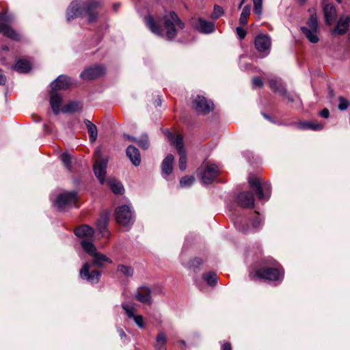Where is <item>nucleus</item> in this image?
<instances>
[{
	"label": "nucleus",
	"instance_id": "44",
	"mask_svg": "<svg viewBox=\"0 0 350 350\" xmlns=\"http://www.w3.org/2000/svg\"><path fill=\"white\" fill-rule=\"evenodd\" d=\"M137 143L143 149L146 150L149 147L148 136L146 135H143L141 139H137Z\"/></svg>",
	"mask_w": 350,
	"mask_h": 350
},
{
	"label": "nucleus",
	"instance_id": "27",
	"mask_svg": "<svg viewBox=\"0 0 350 350\" xmlns=\"http://www.w3.org/2000/svg\"><path fill=\"white\" fill-rule=\"evenodd\" d=\"M174 156L171 154H168L162 161L161 171L163 176L170 175L173 170Z\"/></svg>",
	"mask_w": 350,
	"mask_h": 350
},
{
	"label": "nucleus",
	"instance_id": "15",
	"mask_svg": "<svg viewBox=\"0 0 350 350\" xmlns=\"http://www.w3.org/2000/svg\"><path fill=\"white\" fill-rule=\"evenodd\" d=\"M194 28L201 33L209 34L215 31L214 23L206 21L201 17L197 19L196 23H193Z\"/></svg>",
	"mask_w": 350,
	"mask_h": 350
},
{
	"label": "nucleus",
	"instance_id": "5",
	"mask_svg": "<svg viewBox=\"0 0 350 350\" xmlns=\"http://www.w3.org/2000/svg\"><path fill=\"white\" fill-rule=\"evenodd\" d=\"M250 187L255 191L258 198L262 201H267L271 196V186L268 183L262 184L260 180L255 176L248 178Z\"/></svg>",
	"mask_w": 350,
	"mask_h": 350
},
{
	"label": "nucleus",
	"instance_id": "57",
	"mask_svg": "<svg viewBox=\"0 0 350 350\" xmlns=\"http://www.w3.org/2000/svg\"><path fill=\"white\" fill-rule=\"evenodd\" d=\"M154 104H155V106H157V107L161 106V100L160 98H158L157 100H155Z\"/></svg>",
	"mask_w": 350,
	"mask_h": 350
},
{
	"label": "nucleus",
	"instance_id": "51",
	"mask_svg": "<svg viewBox=\"0 0 350 350\" xmlns=\"http://www.w3.org/2000/svg\"><path fill=\"white\" fill-rule=\"evenodd\" d=\"M297 126L303 130H309L310 129V122H299Z\"/></svg>",
	"mask_w": 350,
	"mask_h": 350
},
{
	"label": "nucleus",
	"instance_id": "35",
	"mask_svg": "<svg viewBox=\"0 0 350 350\" xmlns=\"http://www.w3.org/2000/svg\"><path fill=\"white\" fill-rule=\"evenodd\" d=\"M301 30L310 42L317 43L319 42L318 31L311 30L306 27H301Z\"/></svg>",
	"mask_w": 350,
	"mask_h": 350
},
{
	"label": "nucleus",
	"instance_id": "3",
	"mask_svg": "<svg viewBox=\"0 0 350 350\" xmlns=\"http://www.w3.org/2000/svg\"><path fill=\"white\" fill-rule=\"evenodd\" d=\"M81 245L83 250L93 258L94 265L102 267L105 262H112L111 260L105 254L97 252L96 247L92 241L83 239L81 241Z\"/></svg>",
	"mask_w": 350,
	"mask_h": 350
},
{
	"label": "nucleus",
	"instance_id": "4",
	"mask_svg": "<svg viewBox=\"0 0 350 350\" xmlns=\"http://www.w3.org/2000/svg\"><path fill=\"white\" fill-rule=\"evenodd\" d=\"M250 278L253 280L256 278H258L270 281H280L284 278V270L282 269L262 267L256 270L254 273H251Z\"/></svg>",
	"mask_w": 350,
	"mask_h": 350
},
{
	"label": "nucleus",
	"instance_id": "8",
	"mask_svg": "<svg viewBox=\"0 0 350 350\" xmlns=\"http://www.w3.org/2000/svg\"><path fill=\"white\" fill-rule=\"evenodd\" d=\"M77 196L75 191H66L57 196L55 206L60 211H65L72 207H77Z\"/></svg>",
	"mask_w": 350,
	"mask_h": 350
},
{
	"label": "nucleus",
	"instance_id": "9",
	"mask_svg": "<svg viewBox=\"0 0 350 350\" xmlns=\"http://www.w3.org/2000/svg\"><path fill=\"white\" fill-rule=\"evenodd\" d=\"M12 21V18L5 13H0V33L5 36L14 40H19L20 35L8 23Z\"/></svg>",
	"mask_w": 350,
	"mask_h": 350
},
{
	"label": "nucleus",
	"instance_id": "50",
	"mask_svg": "<svg viewBox=\"0 0 350 350\" xmlns=\"http://www.w3.org/2000/svg\"><path fill=\"white\" fill-rule=\"evenodd\" d=\"M253 86L256 88H261L263 85V83L259 77H255L252 81Z\"/></svg>",
	"mask_w": 350,
	"mask_h": 350
},
{
	"label": "nucleus",
	"instance_id": "22",
	"mask_svg": "<svg viewBox=\"0 0 350 350\" xmlns=\"http://www.w3.org/2000/svg\"><path fill=\"white\" fill-rule=\"evenodd\" d=\"M70 79L65 75L59 76L55 81L51 83L53 90H66L71 85Z\"/></svg>",
	"mask_w": 350,
	"mask_h": 350
},
{
	"label": "nucleus",
	"instance_id": "11",
	"mask_svg": "<svg viewBox=\"0 0 350 350\" xmlns=\"http://www.w3.org/2000/svg\"><path fill=\"white\" fill-rule=\"evenodd\" d=\"M193 106L197 112L204 114H206L213 109V103L202 96H198L194 99Z\"/></svg>",
	"mask_w": 350,
	"mask_h": 350
},
{
	"label": "nucleus",
	"instance_id": "18",
	"mask_svg": "<svg viewBox=\"0 0 350 350\" xmlns=\"http://www.w3.org/2000/svg\"><path fill=\"white\" fill-rule=\"evenodd\" d=\"M107 163V159L98 158L94 165V174L101 184H103L105 180Z\"/></svg>",
	"mask_w": 350,
	"mask_h": 350
},
{
	"label": "nucleus",
	"instance_id": "55",
	"mask_svg": "<svg viewBox=\"0 0 350 350\" xmlns=\"http://www.w3.org/2000/svg\"><path fill=\"white\" fill-rule=\"evenodd\" d=\"M221 350H232L231 345L230 342H225L221 347Z\"/></svg>",
	"mask_w": 350,
	"mask_h": 350
},
{
	"label": "nucleus",
	"instance_id": "53",
	"mask_svg": "<svg viewBox=\"0 0 350 350\" xmlns=\"http://www.w3.org/2000/svg\"><path fill=\"white\" fill-rule=\"evenodd\" d=\"M320 116L324 118H327L329 116V111L327 109H323L320 111Z\"/></svg>",
	"mask_w": 350,
	"mask_h": 350
},
{
	"label": "nucleus",
	"instance_id": "6",
	"mask_svg": "<svg viewBox=\"0 0 350 350\" xmlns=\"http://www.w3.org/2000/svg\"><path fill=\"white\" fill-rule=\"evenodd\" d=\"M116 222L126 228H129L135 221L133 212L130 206L122 205L118 206L115 211Z\"/></svg>",
	"mask_w": 350,
	"mask_h": 350
},
{
	"label": "nucleus",
	"instance_id": "1",
	"mask_svg": "<svg viewBox=\"0 0 350 350\" xmlns=\"http://www.w3.org/2000/svg\"><path fill=\"white\" fill-rule=\"evenodd\" d=\"M100 5V3L96 0H90L83 6L80 5L77 1H73L67 9V21H70L75 18L83 17L85 14L88 16V22L94 23L97 18L98 12L96 10Z\"/></svg>",
	"mask_w": 350,
	"mask_h": 350
},
{
	"label": "nucleus",
	"instance_id": "14",
	"mask_svg": "<svg viewBox=\"0 0 350 350\" xmlns=\"http://www.w3.org/2000/svg\"><path fill=\"white\" fill-rule=\"evenodd\" d=\"M219 174V167L215 164H208L204 169L202 181L204 184L211 183Z\"/></svg>",
	"mask_w": 350,
	"mask_h": 350
},
{
	"label": "nucleus",
	"instance_id": "48",
	"mask_svg": "<svg viewBox=\"0 0 350 350\" xmlns=\"http://www.w3.org/2000/svg\"><path fill=\"white\" fill-rule=\"evenodd\" d=\"M236 32L240 40L245 38L246 36V31L242 27H238L236 28Z\"/></svg>",
	"mask_w": 350,
	"mask_h": 350
},
{
	"label": "nucleus",
	"instance_id": "12",
	"mask_svg": "<svg viewBox=\"0 0 350 350\" xmlns=\"http://www.w3.org/2000/svg\"><path fill=\"white\" fill-rule=\"evenodd\" d=\"M80 277L92 284H96L99 281L100 272L97 270L90 271V265L85 262L80 270Z\"/></svg>",
	"mask_w": 350,
	"mask_h": 350
},
{
	"label": "nucleus",
	"instance_id": "54",
	"mask_svg": "<svg viewBox=\"0 0 350 350\" xmlns=\"http://www.w3.org/2000/svg\"><path fill=\"white\" fill-rule=\"evenodd\" d=\"M6 83V77L3 74L2 70L0 69V85H4Z\"/></svg>",
	"mask_w": 350,
	"mask_h": 350
},
{
	"label": "nucleus",
	"instance_id": "52",
	"mask_svg": "<svg viewBox=\"0 0 350 350\" xmlns=\"http://www.w3.org/2000/svg\"><path fill=\"white\" fill-rule=\"evenodd\" d=\"M282 95L284 96L285 98L288 99V102H291V103L295 102L296 98H297V96L291 94H288L286 92V94H282Z\"/></svg>",
	"mask_w": 350,
	"mask_h": 350
},
{
	"label": "nucleus",
	"instance_id": "23",
	"mask_svg": "<svg viewBox=\"0 0 350 350\" xmlns=\"http://www.w3.org/2000/svg\"><path fill=\"white\" fill-rule=\"evenodd\" d=\"M325 22L331 25L336 18V10L335 7L331 3H325L323 7Z\"/></svg>",
	"mask_w": 350,
	"mask_h": 350
},
{
	"label": "nucleus",
	"instance_id": "25",
	"mask_svg": "<svg viewBox=\"0 0 350 350\" xmlns=\"http://www.w3.org/2000/svg\"><path fill=\"white\" fill-rule=\"evenodd\" d=\"M234 225L239 231L243 233H248L250 232L256 230L261 226V219L258 215V213H256V215L252 224V228H250L249 226L244 227L241 223L239 222H236Z\"/></svg>",
	"mask_w": 350,
	"mask_h": 350
},
{
	"label": "nucleus",
	"instance_id": "33",
	"mask_svg": "<svg viewBox=\"0 0 350 350\" xmlns=\"http://www.w3.org/2000/svg\"><path fill=\"white\" fill-rule=\"evenodd\" d=\"M13 69L16 70L18 72L25 73L30 70L31 64L26 59H19L16 62Z\"/></svg>",
	"mask_w": 350,
	"mask_h": 350
},
{
	"label": "nucleus",
	"instance_id": "26",
	"mask_svg": "<svg viewBox=\"0 0 350 350\" xmlns=\"http://www.w3.org/2000/svg\"><path fill=\"white\" fill-rule=\"evenodd\" d=\"M75 234L78 237L89 239L93 237L94 230L88 225H83L75 228Z\"/></svg>",
	"mask_w": 350,
	"mask_h": 350
},
{
	"label": "nucleus",
	"instance_id": "30",
	"mask_svg": "<svg viewBox=\"0 0 350 350\" xmlns=\"http://www.w3.org/2000/svg\"><path fill=\"white\" fill-rule=\"evenodd\" d=\"M84 123L87 127L88 132L90 137V141L92 143H94L97 138L98 136V130L96 126L93 124L91 121L88 119L84 120Z\"/></svg>",
	"mask_w": 350,
	"mask_h": 350
},
{
	"label": "nucleus",
	"instance_id": "10",
	"mask_svg": "<svg viewBox=\"0 0 350 350\" xmlns=\"http://www.w3.org/2000/svg\"><path fill=\"white\" fill-rule=\"evenodd\" d=\"M256 49L262 54V57L268 55L270 53L271 41V38L265 34L258 35L254 40Z\"/></svg>",
	"mask_w": 350,
	"mask_h": 350
},
{
	"label": "nucleus",
	"instance_id": "62",
	"mask_svg": "<svg viewBox=\"0 0 350 350\" xmlns=\"http://www.w3.org/2000/svg\"><path fill=\"white\" fill-rule=\"evenodd\" d=\"M180 343H181L183 345H185V341H183V340H181V341H180Z\"/></svg>",
	"mask_w": 350,
	"mask_h": 350
},
{
	"label": "nucleus",
	"instance_id": "28",
	"mask_svg": "<svg viewBox=\"0 0 350 350\" xmlns=\"http://www.w3.org/2000/svg\"><path fill=\"white\" fill-rule=\"evenodd\" d=\"M62 98L59 94L53 91L51 93L50 104L53 113L57 115L60 111Z\"/></svg>",
	"mask_w": 350,
	"mask_h": 350
},
{
	"label": "nucleus",
	"instance_id": "43",
	"mask_svg": "<svg viewBox=\"0 0 350 350\" xmlns=\"http://www.w3.org/2000/svg\"><path fill=\"white\" fill-rule=\"evenodd\" d=\"M338 109L340 111L346 110L349 106V102L342 96L339 97Z\"/></svg>",
	"mask_w": 350,
	"mask_h": 350
},
{
	"label": "nucleus",
	"instance_id": "47",
	"mask_svg": "<svg viewBox=\"0 0 350 350\" xmlns=\"http://www.w3.org/2000/svg\"><path fill=\"white\" fill-rule=\"evenodd\" d=\"M202 264V260L200 258H195L189 262V267L193 268L195 271Z\"/></svg>",
	"mask_w": 350,
	"mask_h": 350
},
{
	"label": "nucleus",
	"instance_id": "7",
	"mask_svg": "<svg viewBox=\"0 0 350 350\" xmlns=\"http://www.w3.org/2000/svg\"><path fill=\"white\" fill-rule=\"evenodd\" d=\"M170 142L175 146L180 156L178 166L180 170L184 171L187 167L186 152L183 147V137L180 135H174L170 131L166 133Z\"/></svg>",
	"mask_w": 350,
	"mask_h": 350
},
{
	"label": "nucleus",
	"instance_id": "42",
	"mask_svg": "<svg viewBox=\"0 0 350 350\" xmlns=\"http://www.w3.org/2000/svg\"><path fill=\"white\" fill-rule=\"evenodd\" d=\"M61 160L64 163V166L68 170H70V164H71V158L70 156L67 153H63L61 155Z\"/></svg>",
	"mask_w": 350,
	"mask_h": 350
},
{
	"label": "nucleus",
	"instance_id": "19",
	"mask_svg": "<svg viewBox=\"0 0 350 350\" xmlns=\"http://www.w3.org/2000/svg\"><path fill=\"white\" fill-rule=\"evenodd\" d=\"M238 204L245 208H251L254 206V198L250 191L241 192L237 196Z\"/></svg>",
	"mask_w": 350,
	"mask_h": 350
},
{
	"label": "nucleus",
	"instance_id": "58",
	"mask_svg": "<svg viewBox=\"0 0 350 350\" xmlns=\"http://www.w3.org/2000/svg\"><path fill=\"white\" fill-rule=\"evenodd\" d=\"M127 138L131 141L137 142V139L133 137H131L129 135H127Z\"/></svg>",
	"mask_w": 350,
	"mask_h": 350
},
{
	"label": "nucleus",
	"instance_id": "45",
	"mask_svg": "<svg viewBox=\"0 0 350 350\" xmlns=\"http://www.w3.org/2000/svg\"><path fill=\"white\" fill-rule=\"evenodd\" d=\"M224 14L223 8L219 5H215L213 12L212 14V18L217 19Z\"/></svg>",
	"mask_w": 350,
	"mask_h": 350
},
{
	"label": "nucleus",
	"instance_id": "39",
	"mask_svg": "<svg viewBox=\"0 0 350 350\" xmlns=\"http://www.w3.org/2000/svg\"><path fill=\"white\" fill-rule=\"evenodd\" d=\"M117 270L127 277L132 276L133 273V270L131 267L123 265H118Z\"/></svg>",
	"mask_w": 350,
	"mask_h": 350
},
{
	"label": "nucleus",
	"instance_id": "21",
	"mask_svg": "<svg viewBox=\"0 0 350 350\" xmlns=\"http://www.w3.org/2000/svg\"><path fill=\"white\" fill-rule=\"evenodd\" d=\"M126 156L135 166H139L141 163V154L139 150L134 146L130 145L126 150Z\"/></svg>",
	"mask_w": 350,
	"mask_h": 350
},
{
	"label": "nucleus",
	"instance_id": "60",
	"mask_svg": "<svg viewBox=\"0 0 350 350\" xmlns=\"http://www.w3.org/2000/svg\"><path fill=\"white\" fill-rule=\"evenodd\" d=\"M263 116H264V117H265L266 119H267V120H271V118H270L269 116H267L266 114H263Z\"/></svg>",
	"mask_w": 350,
	"mask_h": 350
},
{
	"label": "nucleus",
	"instance_id": "2",
	"mask_svg": "<svg viewBox=\"0 0 350 350\" xmlns=\"http://www.w3.org/2000/svg\"><path fill=\"white\" fill-rule=\"evenodd\" d=\"M163 25L165 29L166 38L171 40L174 39L177 35V26L179 29H183L185 28V25L183 21L178 17L176 13L174 11H170L166 13L163 18Z\"/></svg>",
	"mask_w": 350,
	"mask_h": 350
},
{
	"label": "nucleus",
	"instance_id": "46",
	"mask_svg": "<svg viewBox=\"0 0 350 350\" xmlns=\"http://www.w3.org/2000/svg\"><path fill=\"white\" fill-rule=\"evenodd\" d=\"M254 12L260 15L262 11V0H253Z\"/></svg>",
	"mask_w": 350,
	"mask_h": 350
},
{
	"label": "nucleus",
	"instance_id": "16",
	"mask_svg": "<svg viewBox=\"0 0 350 350\" xmlns=\"http://www.w3.org/2000/svg\"><path fill=\"white\" fill-rule=\"evenodd\" d=\"M122 308L125 311L128 317L133 319L135 324L141 329L144 328V320L142 315H135V312L136 310L133 306H129L128 304L122 303Z\"/></svg>",
	"mask_w": 350,
	"mask_h": 350
},
{
	"label": "nucleus",
	"instance_id": "41",
	"mask_svg": "<svg viewBox=\"0 0 350 350\" xmlns=\"http://www.w3.org/2000/svg\"><path fill=\"white\" fill-rule=\"evenodd\" d=\"M308 28H309L311 30L318 31L319 26H318V22L317 17L315 16H311L309 18L308 23Z\"/></svg>",
	"mask_w": 350,
	"mask_h": 350
},
{
	"label": "nucleus",
	"instance_id": "56",
	"mask_svg": "<svg viewBox=\"0 0 350 350\" xmlns=\"http://www.w3.org/2000/svg\"><path fill=\"white\" fill-rule=\"evenodd\" d=\"M118 333H119V335L120 336L123 338H125L126 337V334L124 333V332L123 331V329H119L118 330Z\"/></svg>",
	"mask_w": 350,
	"mask_h": 350
},
{
	"label": "nucleus",
	"instance_id": "31",
	"mask_svg": "<svg viewBox=\"0 0 350 350\" xmlns=\"http://www.w3.org/2000/svg\"><path fill=\"white\" fill-rule=\"evenodd\" d=\"M83 108L81 103L77 101H72L66 104L62 109L63 113H74L80 111Z\"/></svg>",
	"mask_w": 350,
	"mask_h": 350
},
{
	"label": "nucleus",
	"instance_id": "13",
	"mask_svg": "<svg viewBox=\"0 0 350 350\" xmlns=\"http://www.w3.org/2000/svg\"><path fill=\"white\" fill-rule=\"evenodd\" d=\"M105 72V68L102 66H94L84 70L80 75V77L85 80L95 79Z\"/></svg>",
	"mask_w": 350,
	"mask_h": 350
},
{
	"label": "nucleus",
	"instance_id": "59",
	"mask_svg": "<svg viewBox=\"0 0 350 350\" xmlns=\"http://www.w3.org/2000/svg\"><path fill=\"white\" fill-rule=\"evenodd\" d=\"M119 6H120L119 3L114 4V5H113L114 10H117V9L119 8Z\"/></svg>",
	"mask_w": 350,
	"mask_h": 350
},
{
	"label": "nucleus",
	"instance_id": "38",
	"mask_svg": "<svg viewBox=\"0 0 350 350\" xmlns=\"http://www.w3.org/2000/svg\"><path fill=\"white\" fill-rule=\"evenodd\" d=\"M250 6L245 5L242 10L239 18V23L242 25H245L247 23V17L250 14Z\"/></svg>",
	"mask_w": 350,
	"mask_h": 350
},
{
	"label": "nucleus",
	"instance_id": "32",
	"mask_svg": "<svg viewBox=\"0 0 350 350\" xmlns=\"http://www.w3.org/2000/svg\"><path fill=\"white\" fill-rule=\"evenodd\" d=\"M167 336L166 334L160 332L156 337V343L154 347L157 350H167L166 349Z\"/></svg>",
	"mask_w": 350,
	"mask_h": 350
},
{
	"label": "nucleus",
	"instance_id": "37",
	"mask_svg": "<svg viewBox=\"0 0 350 350\" xmlns=\"http://www.w3.org/2000/svg\"><path fill=\"white\" fill-rule=\"evenodd\" d=\"M203 279L208 283V285L213 286L217 281V276L214 272H208L203 275Z\"/></svg>",
	"mask_w": 350,
	"mask_h": 350
},
{
	"label": "nucleus",
	"instance_id": "63",
	"mask_svg": "<svg viewBox=\"0 0 350 350\" xmlns=\"http://www.w3.org/2000/svg\"><path fill=\"white\" fill-rule=\"evenodd\" d=\"M96 152L97 154H100V150H97Z\"/></svg>",
	"mask_w": 350,
	"mask_h": 350
},
{
	"label": "nucleus",
	"instance_id": "64",
	"mask_svg": "<svg viewBox=\"0 0 350 350\" xmlns=\"http://www.w3.org/2000/svg\"><path fill=\"white\" fill-rule=\"evenodd\" d=\"M301 1V3H304L306 0H299Z\"/></svg>",
	"mask_w": 350,
	"mask_h": 350
},
{
	"label": "nucleus",
	"instance_id": "36",
	"mask_svg": "<svg viewBox=\"0 0 350 350\" xmlns=\"http://www.w3.org/2000/svg\"><path fill=\"white\" fill-rule=\"evenodd\" d=\"M270 88L280 94H286V89L282 84V83L278 79H271L269 81Z\"/></svg>",
	"mask_w": 350,
	"mask_h": 350
},
{
	"label": "nucleus",
	"instance_id": "40",
	"mask_svg": "<svg viewBox=\"0 0 350 350\" xmlns=\"http://www.w3.org/2000/svg\"><path fill=\"white\" fill-rule=\"evenodd\" d=\"M194 180L192 176H185L180 180V185L182 187H189L193 183Z\"/></svg>",
	"mask_w": 350,
	"mask_h": 350
},
{
	"label": "nucleus",
	"instance_id": "20",
	"mask_svg": "<svg viewBox=\"0 0 350 350\" xmlns=\"http://www.w3.org/2000/svg\"><path fill=\"white\" fill-rule=\"evenodd\" d=\"M350 25V16L348 15H342L340 17L336 27L333 29L334 34L342 35L345 33Z\"/></svg>",
	"mask_w": 350,
	"mask_h": 350
},
{
	"label": "nucleus",
	"instance_id": "49",
	"mask_svg": "<svg viewBox=\"0 0 350 350\" xmlns=\"http://www.w3.org/2000/svg\"><path fill=\"white\" fill-rule=\"evenodd\" d=\"M323 128V125L319 123L310 122V129L312 131H320Z\"/></svg>",
	"mask_w": 350,
	"mask_h": 350
},
{
	"label": "nucleus",
	"instance_id": "24",
	"mask_svg": "<svg viewBox=\"0 0 350 350\" xmlns=\"http://www.w3.org/2000/svg\"><path fill=\"white\" fill-rule=\"evenodd\" d=\"M144 21L148 29L155 35L163 36V33L160 25L155 21L154 18L150 15L144 17Z\"/></svg>",
	"mask_w": 350,
	"mask_h": 350
},
{
	"label": "nucleus",
	"instance_id": "61",
	"mask_svg": "<svg viewBox=\"0 0 350 350\" xmlns=\"http://www.w3.org/2000/svg\"><path fill=\"white\" fill-rule=\"evenodd\" d=\"M245 1H246V0H242V1H241V3H240V5H239V8H241V7L243 5V4L245 3Z\"/></svg>",
	"mask_w": 350,
	"mask_h": 350
},
{
	"label": "nucleus",
	"instance_id": "34",
	"mask_svg": "<svg viewBox=\"0 0 350 350\" xmlns=\"http://www.w3.org/2000/svg\"><path fill=\"white\" fill-rule=\"evenodd\" d=\"M107 184L111 191L116 194H121L124 191L122 185L115 178H109L107 180Z\"/></svg>",
	"mask_w": 350,
	"mask_h": 350
},
{
	"label": "nucleus",
	"instance_id": "17",
	"mask_svg": "<svg viewBox=\"0 0 350 350\" xmlns=\"http://www.w3.org/2000/svg\"><path fill=\"white\" fill-rule=\"evenodd\" d=\"M135 297L138 301L143 304L151 305L152 303L151 289L148 286L139 287L135 293Z\"/></svg>",
	"mask_w": 350,
	"mask_h": 350
},
{
	"label": "nucleus",
	"instance_id": "29",
	"mask_svg": "<svg viewBox=\"0 0 350 350\" xmlns=\"http://www.w3.org/2000/svg\"><path fill=\"white\" fill-rule=\"evenodd\" d=\"M108 221V215L105 214L101 215L96 222L97 229L103 236H105L107 234Z\"/></svg>",
	"mask_w": 350,
	"mask_h": 350
}]
</instances>
